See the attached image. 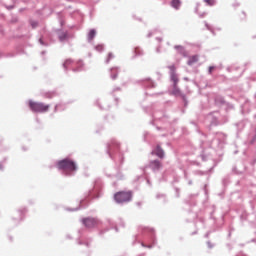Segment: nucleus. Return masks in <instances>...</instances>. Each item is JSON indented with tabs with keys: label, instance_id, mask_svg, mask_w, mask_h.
<instances>
[{
	"label": "nucleus",
	"instance_id": "obj_1",
	"mask_svg": "<svg viewBox=\"0 0 256 256\" xmlns=\"http://www.w3.org/2000/svg\"><path fill=\"white\" fill-rule=\"evenodd\" d=\"M58 169L62 171H68L69 173H73V171H77V165L71 159H64L57 163Z\"/></svg>",
	"mask_w": 256,
	"mask_h": 256
},
{
	"label": "nucleus",
	"instance_id": "obj_2",
	"mask_svg": "<svg viewBox=\"0 0 256 256\" xmlns=\"http://www.w3.org/2000/svg\"><path fill=\"white\" fill-rule=\"evenodd\" d=\"M31 111L33 113H47L49 111V105L41 103V102H35L33 100H30L28 103Z\"/></svg>",
	"mask_w": 256,
	"mask_h": 256
},
{
	"label": "nucleus",
	"instance_id": "obj_3",
	"mask_svg": "<svg viewBox=\"0 0 256 256\" xmlns=\"http://www.w3.org/2000/svg\"><path fill=\"white\" fill-rule=\"evenodd\" d=\"M132 197L131 191H120L114 195V200L116 203H127Z\"/></svg>",
	"mask_w": 256,
	"mask_h": 256
},
{
	"label": "nucleus",
	"instance_id": "obj_4",
	"mask_svg": "<svg viewBox=\"0 0 256 256\" xmlns=\"http://www.w3.org/2000/svg\"><path fill=\"white\" fill-rule=\"evenodd\" d=\"M83 225H85L88 229H93V227H97L99 225V220L96 218H84L82 219Z\"/></svg>",
	"mask_w": 256,
	"mask_h": 256
},
{
	"label": "nucleus",
	"instance_id": "obj_5",
	"mask_svg": "<svg viewBox=\"0 0 256 256\" xmlns=\"http://www.w3.org/2000/svg\"><path fill=\"white\" fill-rule=\"evenodd\" d=\"M163 167L159 160H153L150 162V168L152 171H159Z\"/></svg>",
	"mask_w": 256,
	"mask_h": 256
},
{
	"label": "nucleus",
	"instance_id": "obj_6",
	"mask_svg": "<svg viewBox=\"0 0 256 256\" xmlns=\"http://www.w3.org/2000/svg\"><path fill=\"white\" fill-rule=\"evenodd\" d=\"M154 155H157L160 159L165 157V151H163L161 146H157L156 149L152 152Z\"/></svg>",
	"mask_w": 256,
	"mask_h": 256
},
{
	"label": "nucleus",
	"instance_id": "obj_7",
	"mask_svg": "<svg viewBox=\"0 0 256 256\" xmlns=\"http://www.w3.org/2000/svg\"><path fill=\"white\" fill-rule=\"evenodd\" d=\"M171 6L174 9H179V7H181V1L180 0H172L171 1Z\"/></svg>",
	"mask_w": 256,
	"mask_h": 256
},
{
	"label": "nucleus",
	"instance_id": "obj_8",
	"mask_svg": "<svg viewBox=\"0 0 256 256\" xmlns=\"http://www.w3.org/2000/svg\"><path fill=\"white\" fill-rule=\"evenodd\" d=\"M95 35H97V32L95 31V29L90 30L88 34V41H92L93 39H95Z\"/></svg>",
	"mask_w": 256,
	"mask_h": 256
},
{
	"label": "nucleus",
	"instance_id": "obj_9",
	"mask_svg": "<svg viewBox=\"0 0 256 256\" xmlns=\"http://www.w3.org/2000/svg\"><path fill=\"white\" fill-rule=\"evenodd\" d=\"M197 61H199V56L195 55V56L190 57L188 64L193 65V63H197Z\"/></svg>",
	"mask_w": 256,
	"mask_h": 256
},
{
	"label": "nucleus",
	"instance_id": "obj_10",
	"mask_svg": "<svg viewBox=\"0 0 256 256\" xmlns=\"http://www.w3.org/2000/svg\"><path fill=\"white\" fill-rule=\"evenodd\" d=\"M171 79L172 81H174V85L176 86L177 83H179V78H177V74L176 73H172L171 74Z\"/></svg>",
	"mask_w": 256,
	"mask_h": 256
},
{
	"label": "nucleus",
	"instance_id": "obj_11",
	"mask_svg": "<svg viewBox=\"0 0 256 256\" xmlns=\"http://www.w3.org/2000/svg\"><path fill=\"white\" fill-rule=\"evenodd\" d=\"M205 3H207V5H209L210 7H213V5H215V0H204Z\"/></svg>",
	"mask_w": 256,
	"mask_h": 256
},
{
	"label": "nucleus",
	"instance_id": "obj_12",
	"mask_svg": "<svg viewBox=\"0 0 256 256\" xmlns=\"http://www.w3.org/2000/svg\"><path fill=\"white\" fill-rule=\"evenodd\" d=\"M173 95H179V88H177V86L174 85V90H173Z\"/></svg>",
	"mask_w": 256,
	"mask_h": 256
},
{
	"label": "nucleus",
	"instance_id": "obj_13",
	"mask_svg": "<svg viewBox=\"0 0 256 256\" xmlns=\"http://www.w3.org/2000/svg\"><path fill=\"white\" fill-rule=\"evenodd\" d=\"M109 59H113V54L112 53L108 54V60L107 61H109Z\"/></svg>",
	"mask_w": 256,
	"mask_h": 256
},
{
	"label": "nucleus",
	"instance_id": "obj_14",
	"mask_svg": "<svg viewBox=\"0 0 256 256\" xmlns=\"http://www.w3.org/2000/svg\"><path fill=\"white\" fill-rule=\"evenodd\" d=\"M112 79H117V73L111 75Z\"/></svg>",
	"mask_w": 256,
	"mask_h": 256
},
{
	"label": "nucleus",
	"instance_id": "obj_15",
	"mask_svg": "<svg viewBox=\"0 0 256 256\" xmlns=\"http://www.w3.org/2000/svg\"><path fill=\"white\" fill-rule=\"evenodd\" d=\"M32 27H37V22H32Z\"/></svg>",
	"mask_w": 256,
	"mask_h": 256
},
{
	"label": "nucleus",
	"instance_id": "obj_16",
	"mask_svg": "<svg viewBox=\"0 0 256 256\" xmlns=\"http://www.w3.org/2000/svg\"><path fill=\"white\" fill-rule=\"evenodd\" d=\"M169 69H171V71H175V66H170Z\"/></svg>",
	"mask_w": 256,
	"mask_h": 256
},
{
	"label": "nucleus",
	"instance_id": "obj_17",
	"mask_svg": "<svg viewBox=\"0 0 256 256\" xmlns=\"http://www.w3.org/2000/svg\"><path fill=\"white\" fill-rule=\"evenodd\" d=\"M212 71H213V66H210L209 73H212Z\"/></svg>",
	"mask_w": 256,
	"mask_h": 256
},
{
	"label": "nucleus",
	"instance_id": "obj_18",
	"mask_svg": "<svg viewBox=\"0 0 256 256\" xmlns=\"http://www.w3.org/2000/svg\"><path fill=\"white\" fill-rule=\"evenodd\" d=\"M97 49L101 51V49H103V46H98Z\"/></svg>",
	"mask_w": 256,
	"mask_h": 256
}]
</instances>
